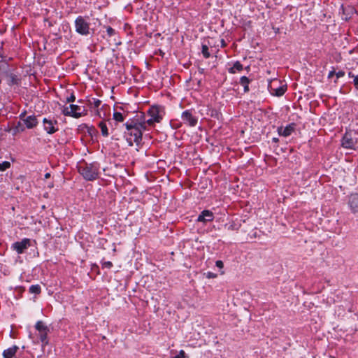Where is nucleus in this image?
Masks as SVG:
<instances>
[{"label":"nucleus","mask_w":358,"mask_h":358,"mask_svg":"<svg viewBox=\"0 0 358 358\" xmlns=\"http://www.w3.org/2000/svg\"><path fill=\"white\" fill-rule=\"evenodd\" d=\"M99 127L101 129L102 136L107 137L109 135L108 129L106 125V123L103 121H101L99 123Z\"/></svg>","instance_id":"obj_22"},{"label":"nucleus","mask_w":358,"mask_h":358,"mask_svg":"<svg viewBox=\"0 0 358 358\" xmlns=\"http://www.w3.org/2000/svg\"><path fill=\"white\" fill-rule=\"evenodd\" d=\"M101 103V101L96 98H92V101H90V105L94 108H98Z\"/></svg>","instance_id":"obj_27"},{"label":"nucleus","mask_w":358,"mask_h":358,"mask_svg":"<svg viewBox=\"0 0 358 358\" xmlns=\"http://www.w3.org/2000/svg\"><path fill=\"white\" fill-rule=\"evenodd\" d=\"M3 60V56L0 53V63Z\"/></svg>","instance_id":"obj_41"},{"label":"nucleus","mask_w":358,"mask_h":358,"mask_svg":"<svg viewBox=\"0 0 358 358\" xmlns=\"http://www.w3.org/2000/svg\"><path fill=\"white\" fill-rule=\"evenodd\" d=\"M19 348L17 345H13L3 352V358H12L17 352Z\"/></svg>","instance_id":"obj_15"},{"label":"nucleus","mask_w":358,"mask_h":358,"mask_svg":"<svg viewBox=\"0 0 358 358\" xmlns=\"http://www.w3.org/2000/svg\"><path fill=\"white\" fill-rule=\"evenodd\" d=\"M35 328L38 331H50L49 328L43 321H38L35 324Z\"/></svg>","instance_id":"obj_23"},{"label":"nucleus","mask_w":358,"mask_h":358,"mask_svg":"<svg viewBox=\"0 0 358 358\" xmlns=\"http://www.w3.org/2000/svg\"><path fill=\"white\" fill-rule=\"evenodd\" d=\"M295 129L296 124L294 123H291L287 124L285 127L282 126L278 127L277 131L280 136L288 137L295 131Z\"/></svg>","instance_id":"obj_12"},{"label":"nucleus","mask_w":358,"mask_h":358,"mask_svg":"<svg viewBox=\"0 0 358 358\" xmlns=\"http://www.w3.org/2000/svg\"><path fill=\"white\" fill-rule=\"evenodd\" d=\"M25 130V127L21 122H18L16 125L12 129L13 135H16L18 133L23 132Z\"/></svg>","instance_id":"obj_21"},{"label":"nucleus","mask_w":358,"mask_h":358,"mask_svg":"<svg viewBox=\"0 0 358 358\" xmlns=\"http://www.w3.org/2000/svg\"><path fill=\"white\" fill-rule=\"evenodd\" d=\"M43 129L48 134H53L56 133L58 130V122L56 119L53 117H44L43 119Z\"/></svg>","instance_id":"obj_7"},{"label":"nucleus","mask_w":358,"mask_h":358,"mask_svg":"<svg viewBox=\"0 0 358 358\" xmlns=\"http://www.w3.org/2000/svg\"><path fill=\"white\" fill-rule=\"evenodd\" d=\"M8 85L10 86L14 85H18L20 83V79L17 78V76L13 73H10L8 76Z\"/></svg>","instance_id":"obj_19"},{"label":"nucleus","mask_w":358,"mask_h":358,"mask_svg":"<svg viewBox=\"0 0 358 358\" xmlns=\"http://www.w3.org/2000/svg\"><path fill=\"white\" fill-rule=\"evenodd\" d=\"M90 22H87L85 17L80 15L75 20V29L76 31L82 36H88L90 34Z\"/></svg>","instance_id":"obj_5"},{"label":"nucleus","mask_w":358,"mask_h":358,"mask_svg":"<svg viewBox=\"0 0 358 358\" xmlns=\"http://www.w3.org/2000/svg\"><path fill=\"white\" fill-rule=\"evenodd\" d=\"M45 176L46 178H48L50 176V173H46Z\"/></svg>","instance_id":"obj_43"},{"label":"nucleus","mask_w":358,"mask_h":358,"mask_svg":"<svg viewBox=\"0 0 358 358\" xmlns=\"http://www.w3.org/2000/svg\"><path fill=\"white\" fill-rule=\"evenodd\" d=\"M125 131L124 137L129 146L134 143L139 145L142 141L143 132L147 129L144 122H142L137 115L134 118L129 119L124 124Z\"/></svg>","instance_id":"obj_1"},{"label":"nucleus","mask_w":358,"mask_h":358,"mask_svg":"<svg viewBox=\"0 0 358 358\" xmlns=\"http://www.w3.org/2000/svg\"><path fill=\"white\" fill-rule=\"evenodd\" d=\"M215 266L219 268H222L224 267V264L221 260H217L215 262Z\"/></svg>","instance_id":"obj_34"},{"label":"nucleus","mask_w":358,"mask_h":358,"mask_svg":"<svg viewBox=\"0 0 358 358\" xmlns=\"http://www.w3.org/2000/svg\"><path fill=\"white\" fill-rule=\"evenodd\" d=\"M349 78H353V84L355 88L358 90V76L355 75L352 72L348 73Z\"/></svg>","instance_id":"obj_26"},{"label":"nucleus","mask_w":358,"mask_h":358,"mask_svg":"<svg viewBox=\"0 0 358 358\" xmlns=\"http://www.w3.org/2000/svg\"><path fill=\"white\" fill-rule=\"evenodd\" d=\"M336 76L337 78L343 77L345 76V72L343 71H339L337 73H336Z\"/></svg>","instance_id":"obj_36"},{"label":"nucleus","mask_w":358,"mask_h":358,"mask_svg":"<svg viewBox=\"0 0 358 358\" xmlns=\"http://www.w3.org/2000/svg\"><path fill=\"white\" fill-rule=\"evenodd\" d=\"M186 354L184 350H180L178 355H176L173 358H186Z\"/></svg>","instance_id":"obj_31"},{"label":"nucleus","mask_w":358,"mask_h":358,"mask_svg":"<svg viewBox=\"0 0 358 358\" xmlns=\"http://www.w3.org/2000/svg\"><path fill=\"white\" fill-rule=\"evenodd\" d=\"M78 103H83V100H81V99L78 100Z\"/></svg>","instance_id":"obj_45"},{"label":"nucleus","mask_w":358,"mask_h":358,"mask_svg":"<svg viewBox=\"0 0 358 358\" xmlns=\"http://www.w3.org/2000/svg\"><path fill=\"white\" fill-rule=\"evenodd\" d=\"M10 166V163L9 162L5 161L2 163H0V171H6Z\"/></svg>","instance_id":"obj_28"},{"label":"nucleus","mask_w":358,"mask_h":358,"mask_svg":"<svg viewBox=\"0 0 358 358\" xmlns=\"http://www.w3.org/2000/svg\"><path fill=\"white\" fill-rule=\"evenodd\" d=\"M23 123L25 128L31 129L35 128L38 125V121L35 115H31L24 120Z\"/></svg>","instance_id":"obj_13"},{"label":"nucleus","mask_w":358,"mask_h":358,"mask_svg":"<svg viewBox=\"0 0 358 358\" xmlns=\"http://www.w3.org/2000/svg\"><path fill=\"white\" fill-rule=\"evenodd\" d=\"M250 82H251V80L246 76H242L240 78V84L242 86H243L245 93H247L250 91L249 84Z\"/></svg>","instance_id":"obj_18"},{"label":"nucleus","mask_w":358,"mask_h":358,"mask_svg":"<svg viewBox=\"0 0 358 358\" xmlns=\"http://www.w3.org/2000/svg\"><path fill=\"white\" fill-rule=\"evenodd\" d=\"M49 331H38V336L43 346L48 344V334Z\"/></svg>","instance_id":"obj_20"},{"label":"nucleus","mask_w":358,"mask_h":358,"mask_svg":"<svg viewBox=\"0 0 358 358\" xmlns=\"http://www.w3.org/2000/svg\"><path fill=\"white\" fill-rule=\"evenodd\" d=\"M181 119L184 124L189 127H195L198 122V118L194 115L192 111L190 110L183 111L181 115Z\"/></svg>","instance_id":"obj_8"},{"label":"nucleus","mask_w":358,"mask_h":358,"mask_svg":"<svg viewBox=\"0 0 358 358\" xmlns=\"http://www.w3.org/2000/svg\"><path fill=\"white\" fill-rule=\"evenodd\" d=\"M348 206L351 212L358 215V193L351 194L348 198Z\"/></svg>","instance_id":"obj_11"},{"label":"nucleus","mask_w":358,"mask_h":358,"mask_svg":"<svg viewBox=\"0 0 358 358\" xmlns=\"http://www.w3.org/2000/svg\"><path fill=\"white\" fill-rule=\"evenodd\" d=\"M272 141L274 142V143H278L279 139H278V138L274 137V138H272Z\"/></svg>","instance_id":"obj_39"},{"label":"nucleus","mask_w":358,"mask_h":358,"mask_svg":"<svg viewBox=\"0 0 358 358\" xmlns=\"http://www.w3.org/2000/svg\"><path fill=\"white\" fill-rule=\"evenodd\" d=\"M62 113L65 116H70L74 118H79L87 114V110L85 106L76 104H71L69 106H64L62 109Z\"/></svg>","instance_id":"obj_4"},{"label":"nucleus","mask_w":358,"mask_h":358,"mask_svg":"<svg viewBox=\"0 0 358 358\" xmlns=\"http://www.w3.org/2000/svg\"><path fill=\"white\" fill-rule=\"evenodd\" d=\"M206 276L208 278H214L217 277V275L212 272H208Z\"/></svg>","instance_id":"obj_37"},{"label":"nucleus","mask_w":358,"mask_h":358,"mask_svg":"<svg viewBox=\"0 0 358 358\" xmlns=\"http://www.w3.org/2000/svg\"><path fill=\"white\" fill-rule=\"evenodd\" d=\"M106 32L108 36H113L116 34V31L114 29H113L111 27H106Z\"/></svg>","instance_id":"obj_30"},{"label":"nucleus","mask_w":358,"mask_h":358,"mask_svg":"<svg viewBox=\"0 0 358 358\" xmlns=\"http://www.w3.org/2000/svg\"><path fill=\"white\" fill-rule=\"evenodd\" d=\"M201 52L203 56L205 58H209L210 57V53L209 52V49L207 45L203 44L201 47Z\"/></svg>","instance_id":"obj_25"},{"label":"nucleus","mask_w":358,"mask_h":358,"mask_svg":"<svg viewBox=\"0 0 358 358\" xmlns=\"http://www.w3.org/2000/svg\"><path fill=\"white\" fill-rule=\"evenodd\" d=\"M214 219V215L212 211L209 210H203L197 218L198 222H211Z\"/></svg>","instance_id":"obj_14"},{"label":"nucleus","mask_w":358,"mask_h":358,"mask_svg":"<svg viewBox=\"0 0 358 358\" xmlns=\"http://www.w3.org/2000/svg\"><path fill=\"white\" fill-rule=\"evenodd\" d=\"M225 227L229 231H236V230L238 229V227H237V225L235 223H231V224H226Z\"/></svg>","instance_id":"obj_29"},{"label":"nucleus","mask_w":358,"mask_h":358,"mask_svg":"<svg viewBox=\"0 0 358 358\" xmlns=\"http://www.w3.org/2000/svg\"><path fill=\"white\" fill-rule=\"evenodd\" d=\"M148 115L150 116L148 120L145 119L143 113H141L138 116L146 127L147 125L152 127L155 123H159L162 120L164 115V108L159 106H152L148 110Z\"/></svg>","instance_id":"obj_2"},{"label":"nucleus","mask_w":358,"mask_h":358,"mask_svg":"<svg viewBox=\"0 0 358 358\" xmlns=\"http://www.w3.org/2000/svg\"><path fill=\"white\" fill-rule=\"evenodd\" d=\"M128 113H122L120 111L115 110L113 114V119L117 122H123Z\"/></svg>","instance_id":"obj_16"},{"label":"nucleus","mask_w":358,"mask_h":358,"mask_svg":"<svg viewBox=\"0 0 358 358\" xmlns=\"http://www.w3.org/2000/svg\"><path fill=\"white\" fill-rule=\"evenodd\" d=\"M75 100H76V96L73 93L69 97L66 98L67 103L73 102V101H75Z\"/></svg>","instance_id":"obj_33"},{"label":"nucleus","mask_w":358,"mask_h":358,"mask_svg":"<svg viewBox=\"0 0 358 358\" xmlns=\"http://www.w3.org/2000/svg\"><path fill=\"white\" fill-rule=\"evenodd\" d=\"M99 164L96 162L92 163H84L78 167L80 173L88 181L96 180L99 174Z\"/></svg>","instance_id":"obj_3"},{"label":"nucleus","mask_w":358,"mask_h":358,"mask_svg":"<svg viewBox=\"0 0 358 358\" xmlns=\"http://www.w3.org/2000/svg\"><path fill=\"white\" fill-rule=\"evenodd\" d=\"M243 69V64L239 61H236L234 64L233 66L228 69V71L231 74H234L237 72L241 71Z\"/></svg>","instance_id":"obj_17"},{"label":"nucleus","mask_w":358,"mask_h":358,"mask_svg":"<svg viewBox=\"0 0 358 358\" xmlns=\"http://www.w3.org/2000/svg\"><path fill=\"white\" fill-rule=\"evenodd\" d=\"M221 43H222V47L226 46V43L224 42V41L223 39L221 41Z\"/></svg>","instance_id":"obj_40"},{"label":"nucleus","mask_w":358,"mask_h":358,"mask_svg":"<svg viewBox=\"0 0 358 358\" xmlns=\"http://www.w3.org/2000/svg\"><path fill=\"white\" fill-rule=\"evenodd\" d=\"M334 73H335V72H334V71H330V72L329 73L328 77H329V78H331V77L334 75Z\"/></svg>","instance_id":"obj_38"},{"label":"nucleus","mask_w":358,"mask_h":358,"mask_svg":"<svg viewBox=\"0 0 358 358\" xmlns=\"http://www.w3.org/2000/svg\"><path fill=\"white\" fill-rule=\"evenodd\" d=\"M30 239L27 238H23L21 241H17L12 245V248L17 254H22L26 249L30 245Z\"/></svg>","instance_id":"obj_10"},{"label":"nucleus","mask_w":358,"mask_h":358,"mask_svg":"<svg viewBox=\"0 0 358 358\" xmlns=\"http://www.w3.org/2000/svg\"><path fill=\"white\" fill-rule=\"evenodd\" d=\"M102 266L105 268H112L113 266V263L110 261H108V262H104L103 264H102Z\"/></svg>","instance_id":"obj_32"},{"label":"nucleus","mask_w":358,"mask_h":358,"mask_svg":"<svg viewBox=\"0 0 358 358\" xmlns=\"http://www.w3.org/2000/svg\"><path fill=\"white\" fill-rule=\"evenodd\" d=\"M26 114H27V112L24 110L23 112H22L20 115H19V117L21 120L24 121V120L27 117L26 116Z\"/></svg>","instance_id":"obj_35"},{"label":"nucleus","mask_w":358,"mask_h":358,"mask_svg":"<svg viewBox=\"0 0 358 358\" xmlns=\"http://www.w3.org/2000/svg\"><path fill=\"white\" fill-rule=\"evenodd\" d=\"M29 292L31 294H39L41 292V287L39 285H32L29 287Z\"/></svg>","instance_id":"obj_24"},{"label":"nucleus","mask_w":358,"mask_h":358,"mask_svg":"<svg viewBox=\"0 0 358 358\" xmlns=\"http://www.w3.org/2000/svg\"><path fill=\"white\" fill-rule=\"evenodd\" d=\"M90 129H91V130H93L94 131H96L95 128H94V127H91V128H90Z\"/></svg>","instance_id":"obj_42"},{"label":"nucleus","mask_w":358,"mask_h":358,"mask_svg":"<svg viewBox=\"0 0 358 358\" xmlns=\"http://www.w3.org/2000/svg\"><path fill=\"white\" fill-rule=\"evenodd\" d=\"M118 108H119L120 110H123V111H124V108H123V107L120 106V107H119Z\"/></svg>","instance_id":"obj_44"},{"label":"nucleus","mask_w":358,"mask_h":358,"mask_svg":"<svg viewBox=\"0 0 358 358\" xmlns=\"http://www.w3.org/2000/svg\"><path fill=\"white\" fill-rule=\"evenodd\" d=\"M278 83V80H274L268 85V90L272 95L276 96H282L287 90V85H282L280 86H275V84Z\"/></svg>","instance_id":"obj_9"},{"label":"nucleus","mask_w":358,"mask_h":358,"mask_svg":"<svg viewBox=\"0 0 358 358\" xmlns=\"http://www.w3.org/2000/svg\"><path fill=\"white\" fill-rule=\"evenodd\" d=\"M355 133L346 131L341 139V145L346 149H355L357 144V139L355 136Z\"/></svg>","instance_id":"obj_6"}]
</instances>
